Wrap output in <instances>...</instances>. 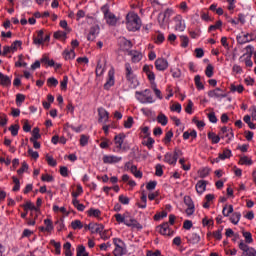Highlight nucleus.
<instances>
[{"label":"nucleus","instance_id":"f257e3e1","mask_svg":"<svg viewBox=\"0 0 256 256\" xmlns=\"http://www.w3.org/2000/svg\"><path fill=\"white\" fill-rule=\"evenodd\" d=\"M126 139L127 135H125V133L117 134L114 137V153H125V151H127V142H125Z\"/></svg>","mask_w":256,"mask_h":256},{"label":"nucleus","instance_id":"f03ea898","mask_svg":"<svg viewBox=\"0 0 256 256\" xmlns=\"http://www.w3.org/2000/svg\"><path fill=\"white\" fill-rule=\"evenodd\" d=\"M142 25L143 22L141 21V17H139L137 13L131 12L129 17V31H139Z\"/></svg>","mask_w":256,"mask_h":256},{"label":"nucleus","instance_id":"7ed1b4c3","mask_svg":"<svg viewBox=\"0 0 256 256\" xmlns=\"http://www.w3.org/2000/svg\"><path fill=\"white\" fill-rule=\"evenodd\" d=\"M113 243L115 245L114 256H123L127 253V244L119 238H114Z\"/></svg>","mask_w":256,"mask_h":256},{"label":"nucleus","instance_id":"20e7f679","mask_svg":"<svg viewBox=\"0 0 256 256\" xmlns=\"http://www.w3.org/2000/svg\"><path fill=\"white\" fill-rule=\"evenodd\" d=\"M136 99L140 103H153V96H151L150 90H144L143 92H136Z\"/></svg>","mask_w":256,"mask_h":256},{"label":"nucleus","instance_id":"39448f33","mask_svg":"<svg viewBox=\"0 0 256 256\" xmlns=\"http://www.w3.org/2000/svg\"><path fill=\"white\" fill-rule=\"evenodd\" d=\"M239 249L242 251L241 256H256V250L253 247H249L245 242L239 243Z\"/></svg>","mask_w":256,"mask_h":256},{"label":"nucleus","instance_id":"423d86ee","mask_svg":"<svg viewBox=\"0 0 256 256\" xmlns=\"http://www.w3.org/2000/svg\"><path fill=\"white\" fill-rule=\"evenodd\" d=\"M184 203L187 206L185 213L186 215H188V217H191V215L195 213V204L193 203V199H191V196H184Z\"/></svg>","mask_w":256,"mask_h":256},{"label":"nucleus","instance_id":"0eeeda50","mask_svg":"<svg viewBox=\"0 0 256 256\" xmlns=\"http://www.w3.org/2000/svg\"><path fill=\"white\" fill-rule=\"evenodd\" d=\"M115 85V68L111 67L108 71V78L104 84V89L109 90Z\"/></svg>","mask_w":256,"mask_h":256},{"label":"nucleus","instance_id":"6e6552de","mask_svg":"<svg viewBox=\"0 0 256 256\" xmlns=\"http://www.w3.org/2000/svg\"><path fill=\"white\" fill-rule=\"evenodd\" d=\"M208 97H211L212 99H225V97H227V93H225L221 88H216L208 92Z\"/></svg>","mask_w":256,"mask_h":256},{"label":"nucleus","instance_id":"1a4fd4ad","mask_svg":"<svg viewBox=\"0 0 256 256\" xmlns=\"http://www.w3.org/2000/svg\"><path fill=\"white\" fill-rule=\"evenodd\" d=\"M143 71L148 77V80L151 83V86L156 85L155 83V73L153 72V66L151 65H144Z\"/></svg>","mask_w":256,"mask_h":256},{"label":"nucleus","instance_id":"9d476101","mask_svg":"<svg viewBox=\"0 0 256 256\" xmlns=\"http://www.w3.org/2000/svg\"><path fill=\"white\" fill-rule=\"evenodd\" d=\"M236 39L240 45H245V43H251V41H254L255 35L247 33L243 35H238Z\"/></svg>","mask_w":256,"mask_h":256},{"label":"nucleus","instance_id":"9b49d317","mask_svg":"<svg viewBox=\"0 0 256 256\" xmlns=\"http://www.w3.org/2000/svg\"><path fill=\"white\" fill-rule=\"evenodd\" d=\"M98 123H109V113L105 110V108H98Z\"/></svg>","mask_w":256,"mask_h":256},{"label":"nucleus","instance_id":"f8f14e48","mask_svg":"<svg viewBox=\"0 0 256 256\" xmlns=\"http://www.w3.org/2000/svg\"><path fill=\"white\" fill-rule=\"evenodd\" d=\"M157 71H166L169 67V62L165 58H157L155 61Z\"/></svg>","mask_w":256,"mask_h":256},{"label":"nucleus","instance_id":"ddd939ff","mask_svg":"<svg viewBox=\"0 0 256 256\" xmlns=\"http://www.w3.org/2000/svg\"><path fill=\"white\" fill-rule=\"evenodd\" d=\"M104 18L107 25H110L111 27H115V25H117V16L112 12L106 11L104 13Z\"/></svg>","mask_w":256,"mask_h":256},{"label":"nucleus","instance_id":"4468645a","mask_svg":"<svg viewBox=\"0 0 256 256\" xmlns=\"http://www.w3.org/2000/svg\"><path fill=\"white\" fill-rule=\"evenodd\" d=\"M85 228L89 229L93 234L98 233L100 235L101 231L105 229V226L98 223H89Z\"/></svg>","mask_w":256,"mask_h":256},{"label":"nucleus","instance_id":"2eb2a0df","mask_svg":"<svg viewBox=\"0 0 256 256\" xmlns=\"http://www.w3.org/2000/svg\"><path fill=\"white\" fill-rule=\"evenodd\" d=\"M219 136L221 139H227V143H229L231 139H233V130L228 129L227 127H222Z\"/></svg>","mask_w":256,"mask_h":256},{"label":"nucleus","instance_id":"dca6fc26","mask_svg":"<svg viewBox=\"0 0 256 256\" xmlns=\"http://www.w3.org/2000/svg\"><path fill=\"white\" fill-rule=\"evenodd\" d=\"M174 22L176 31H185V22L183 21V16H181V14L174 17Z\"/></svg>","mask_w":256,"mask_h":256},{"label":"nucleus","instance_id":"f3484780","mask_svg":"<svg viewBox=\"0 0 256 256\" xmlns=\"http://www.w3.org/2000/svg\"><path fill=\"white\" fill-rule=\"evenodd\" d=\"M121 157L115 156V155H104L102 158L103 163L106 165H111L113 163H119L121 161Z\"/></svg>","mask_w":256,"mask_h":256},{"label":"nucleus","instance_id":"a211bd4d","mask_svg":"<svg viewBox=\"0 0 256 256\" xmlns=\"http://www.w3.org/2000/svg\"><path fill=\"white\" fill-rule=\"evenodd\" d=\"M62 56L65 59V61H73V59H75V57L77 56V54H75V49H65L62 52Z\"/></svg>","mask_w":256,"mask_h":256},{"label":"nucleus","instance_id":"6ab92c4d","mask_svg":"<svg viewBox=\"0 0 256 256\" xmlns=\"http://www.w3.org/2000/svg\"><path fill=\"white\" fill-rule=\"evenodd\" d=\"M118 225H126V227H129V221L127 220L126 214L117 213L114 215Z\"/></svg>","mask_w":256,"mask_h":256},{"label":"nucleus","instance_id":"aec40b11","mask_svg":"<svg viewBox=\"0 0 256 256\" xmlns=\"http://www.w3.org/2000/svg\"><path fill=\"white\" fill-rule=\"evenodd\" d=\"M232 153L230 149H224L223 153H220L218 155V158H216L212 163H219V161H225V159H230Z\"/></svg>","mask_w":256,"mask_h":256},{"label":"nucleus","instance_id":"412c9836","mask_svg":"<svg viewBox=\"0 0 256 256\" xmlns=\"http://www.w3.org/2000/svg\"><path fill=\"white\" fill-rule=\"evenodd\" d=\"M130 57H131L132 63H139V61H141V59H143V54H141V52H139L137 50H131Z\"/></svg>","mask_w":256,"mask_h":256},{"label":"nucleus","instance_id":"4be33fe9","mask_svg":"<svg viewBox=\"0 0 256 256\" xmlns=\"http://www.w3.org/2000/svg\"><path fill=\"white\" fill-rule=\"evenodd\" d=\"M99 35V26H93L91 29H90V32L87 36V39L89 41H95V39H97V36Z\"/></svg>","mask_w":256,"mask_h":256},{"label":"nucleus","instance_id":"5701e85b","mask_svg":"<svg viewBox=\"0 0 256 256\" xmlns=\"http://www.w3.org/2000/svg\"><path fill=\"white\" fill-rule=\"evenodd\" d=\"M188 243H192V245H197L201 241V236L199 234L192 232L187 237Z\"/></svg>","mask_w":256,"mask_h":256},{"label":"nucleus","instance_id":"b1692460","mask_svg":"<svg viewBox=\"0 0 256 256\" xmlns=\"http://www.w3.org/2000/svg\"><path fill=\"white\" fill-rule=\"evenodd\" d=\"M206 189H207V181L199 180L196 184L197 193H199V195H202V193H205Z\"/></svg>","mask_w":256,"mask_h":256},{"label":"nucleus","instance_id":"393cba45","mask_svg":"<svg viewBox=\"0 0 256 256\" xmlns=\"http://www.w3.org/2000/svg\"><path fill=\"white\" fill-rule=\"evenodd\" d=\"M158 231L161 235H171V229H169V223H164L158 226Z\"/></svg>","mask_w":256,"mask_h":256},{"label":"nucleus","instance_id":"a878e982","mask_svg":"<svg viewBox=\"0 0 256 256\" xmlns=\"http://www.w3.org/2000/svg\"><path fill=\"white\" fill-rule=\"evenodd\" d=\"M44 35L45 33L43 32V30H39L37 37L34 38V45H43V43H45Z\"/></svg>","mask_w":256,"mask_h":256},{"label":"nucleus","instance_id":"bb28decb","mask_svg":"<svg viewBox=\"0 0 256 256\" xmlns=\"http://www.w3.org/2000/svg\"><path fill=\"white\" fill-rule=\"evenodd\" d=\"M0 85H3V87H9V85H11V78L0 72Z\"/></svg>","mask_w":256,"mask_h":256},{"label":"nucleus","instance_id":"cd10ccee","mask_svg":"<svg viewBox=\"0 0 256 256\" xmlns=\"http://www.w3.org/2000/svg\"><path fill=\"white\" fill-rule=\"evenodd\" d=\"M164 161H165V163H168L169 165L177 164V158H174L173 154H171V153H166L164 155Z\"/></svg>","mask_w":256,"mask_h":256},{"label":"nucleus","instance_id":"c85d7f7f","mask_svg":"<svg viewBox=\"0 0 256 256\" xmlns=\"http://www.w3.org/2000/svg\"><path fill=\"white\" fill-rule=\"evenodd\" d=\"M24 211H35L36 213H39V208L35 206V204H33V202L28 201L26 202L24 205Z\"/></svg>","mask_w":256,"mask_h":256},{"label":"nucleus","instance_id":"c756f323","mask_svg":"<svg viewBox=\"0 0 256 256\" xmlns=\"http://www.w3.org/2000/svg\"><path fill=\"white\" fill-rule=\"evenodd\" d=\"M40 63H45L48 67H55V61L53 59H49V56L43 55L40 59Z\"/></svg>","mask_w":256,"mask_h":256},{"label":"nucleus","instance_id":"7c9ffc66","mask_svg":"<svg viewBox=\"0 0 256 256\" xmlns=\"http://www.w3.org/2000/svg\"><path fill=\"white\" fill-rule=\"evenodd\" d=\"M208 139L212 141V143L217 144L219 141H221V136L218 134H215V132H209L208 133Z\"/></svg>","mask_w":256,"mask_h":256},{"label":"nucleus","instance_id":"2f4dec72","mask_svg":"<svg viewBox=\"0 0 256 256\" xmlns=\"http://www.w3.org/2000/svg\"><path fill=\"white\" fill-rule=\"evenodd\" d=\"M23 45V42L21 40H16L14 41L11 46L10 49L12 50V53H16V51H18L19 49H21Z\"/></svg>","mask_w":256,"mask_h":256},{"label":"nucleus","instance_id":"473e14b6","mask_svg":"<svg viewBox=\"0 0 256 256\" xmlns=\"http://www.w3.org/2000/svg\"><path fill=\"white\" fill-rule=\"evenodd\" d=\"M130 87L131 89H136V87H139V80L137 79V76L131 74V72H130Z\"/></svg>","mask_w":256,"mask_h":256},{"label":"nucleus","instance_id":"72a5a7b5","mask_svg":"<svg viewBox=\"0 0 256 256\" xmlns=\"http://www.w3.org/2000/svg\"><path fill=\"white\" fill-rule=\"evenodd\" d=\"M88 217H101V210L95 209V208H90L87 211Z\"/></svg>","mask_w":256,"mask_h":256},{"label":"nucleus","instance_id":"f704fd0d","mask_svg":"<svg viewBox=\"0 0 256 256\" xmlns=\"http://www.w3.org/2000/svg\"><path fill=\"white\" fill-rule=\"evenodd\" d=\"M230 221L231 223H233V225H237L239 221H241V213L239 212L233 213L232 216L230 217Z\"/></svg>","mask_w":256,"mask_h":256},{"label":"nucleus","instance_id":"c9c22d12","mask_svg":"<svg viewBox=\"0 0 256 256\" xmlns=\"http://www.w3.org/2000/svg\"><path fill=\"white\" fill-rule=\"evenodd\" d=\"M44 225L46 228V233H51V231H53L54 227H53V221L51 219H45L44 220Z\"/></svg>","mask_w":256,"mask_h":256},{"label":"nucleus","instance_id":"e433bc0d","mask_svg":"<svg viewBox=\"0 0 256 256\" xmlns=\"http://www.w3.org/2000/svg\"><path fill=\"white\" fill-rule=\"evenodd\" d=\"M67 31H57L54 33V37L55 39H62V41H66L67 40Z\"/></svg>","mask_w":256,"mask_h":256},{"label":"nucleus","instance_id":"4c0bfd02","mask_svg":"<svg viewBox=\"0 0 256 256\" xmlns=\"http://www.w3.org/2000/svg\"><path fill=\"white\" fill-rule=\"evenodd\" d=\"M129 227H132V229H137V230L143 229V225H141V223H139L135 219H130Z\"/></svg>","mask_w":256,"mask_h":256},{"label":"nucleus","instance_id":"58836bf2","mask_svg":"<svg viewBox=\"0 0 256 256\" xmlns=\"http://www.w3.org/2000/svg\"><path fill=\"white\" fill-rule=\"evenodd\" d=\"M55 249V255H61V242H56L55 240L50 241Z\"/></svg>","mask_w":256,"mask_h":256},{"label":"nucleus","instance_id":"ea45409f","mask_svg":"<svg viewBox=\"0 0 256 256\" xmlns=\"http://www.w3.org/2000/svg\"><path fill=\"white\" fill-rule=\"evenodd\" d=\"M230 91L232 93H241L242 91H245V88L243 87V85H235V84H231L230 85Z\"/></svg>","mask_w":256,"mask_h":256},{"label":"nucleus","instance_id":"a19ab883","mask_svg":"<svg viewBox=\"0 0 256 256\" xmlns=\"http://www.w3.org/2000/svg\"><path fill=\"white\" fill-rule=\"evenodd\" d=\"M63 249H64V255L65 256H73V251H71V244H70V242H66L63 245Z\"/></svg>","mask_w":256,"mask_h":256},{"label":"nucleus","instance_id":"79ce46f5","mask_svg":"<svg viewBox=\"0 0 256 256\" xmlns=\"http://www.w3.org/2000/svg\"><path fill=\"white\" fill-rule=\"evenodd\" d=\"M222 213H223L224 217H229V215H231V213H233V205H225L223 207Z\"/></svg>","mask_w":256,"mask_h":256},{"label":"nucleus","instance_id":"37998d69","mask_svg":"<svg viewBox=\"0 0 256 256\" xmlns=\"http://www.w3.org/2000/svg\"><path fill=\"white\" fill-rule=\"evenodd\" d=\"M130 171L137 179H141V177H143V173L137 169V166H131Z\"/></svg>","mask_w":256,"mask_h":256},{"label":"nucleus","instance_id":"c03bdc74","mask_svg":"<svg viewBox=\"0 0 256 256\" xmlns=\"http://www.w3.org/2000/svg\"><path fill=\"white\" fill-rule=\"evenodd\" d=\"M194 83H195L197 89H199V90L205 89V86H204L203 83L201 82V76H200V75H196V76L194 77Z\"/></svg>","mask_w":256,"mask_h":256},{"label":"nucleus","instance_id":"a18cd8bd","mask_svg":"<svg viewBox=\"0 0 256 256\" xmlns=\"http://www.w3.org/2000/svg\"><path fill=\"white\" fill-rule=\"evenodd\" d=\"M223 227H221V229H218L216 231H214L212 233L214 239H216L217 241H221V239H223Z\"/></svg>","mask_w":256,"mask_h":256},{"label":"nucleus","instance_id":"49530a36","mask_svg":"<svg viewBox=\"0 0 256 256\" xmlns=\"http://www.w3.org/2000/svg\"><path fill=\"white\" fill-rule=\"evenodd\" d=\"M157 121H158V123H161L164 127H165V125H167V123H168L167 116H165V114H163V113H160V114L157 116Z\"/></svg>","mask_w":256,"mask_h":256},{"label":"nucleus","instance_id":"de8ad7c7","mask_svg":"<svg viewBox=\"0 0 256 256\" xmlns=\"http://www.w3.org/2000/svg\"><path fill=\"white\" fill-rule=\"evenodd\" d=\"M239 164L240 165H253V160H251V158H249L247 156H243L240 158Z\"/></svg>","mask_w":256,"mask_h":256},{"label":"nucleus","instance_id":"09e8293b","mask_svg":"<svg viewBox=\"0 0 256 256\" xmlns=\"http://www.w3.org/2000/svg\"><path fill=\"white\" fill-rule=\"evenodd\" d=\"M111 230H102L100 233V238L103 239V241H107V239H111Z\"/></svg>","mask_w":256,"mask_h":256},{"label":"nucleus","instance_id":"8fccbe9b","mask_svg":"<svg viewBox=\"0 0 256 256\" xmlns=\"http://www.w3.org/2000/svg\"><path fill=\"white\" fill-rule=\"evenodd\" d=\"M8 129L13 137H17V135H19V125H11Z\"/></svg>","mask_w":256,"mask_h":256},{"label":"nucleus","instance_id":"3c124183","mask_svg":"<svg viewBox=\"0 0 256 256\" xmlns=\"http://www.w3.org/2000/svg\"><path fill=\"white\" fill-rule=\"evenodd\" d=\"M37 139H41V134H39V128H34L32 131V137L30 141H37Z\"/></svg>","mask_w":256,"mask_h":256},{"label":"nucleus","instance_id":"603ef678","mask_svg":"<svg viewBox=\"0 0 256 256\" xmlns=\"http://www.w3.org/2000/svg\"><path fill=\"white\" fill-rule=\"evenodd\" d=\"M71 227L74 230L83 229V223L81 222V220H74L71 222Z\"/></svg>","mask_w":256,"mask_h":256},{"label":"nucleus","instance_id":"864d4df0","mask_svg":"<svg viewBox=\"0 0 256 256\" xmlns=\"http://www.w3.org/2000/svg\"><path fill=\"white\" fill-rule=\"evenodd\" d=\"M24 102H25V95L17 94L16 95V105H17V107H21Z\"/></svg>","mask_w":256,"mask_h":256},{"label":"nucleus","instance_id":"5fc2aeb1","mask_svg":"<svg viewBox=\"0 0 256 256\" xmlns=\"http://www.w3.org/2000/svg\"><path fill=\"white\" fill-rule=\"evenodd\" d=\"M46 161H47L48 165H50V167L57 166V161L55 160V158H53V156H51L49 154L46 155Z\"/></svg>","mask_w":256,"mask_h":256},{"label":"nucleus","instance_id":"6e6d98bb","mask_svg":"<svg viewBox=\"0 0 256 256\" xmlns=\"http://www.w3.org/2000/svg\"><path fill=\"white\" fill-rule=\"evenodd\" d=\"M80 195H83V186L78 184L77 185V190L75 192H72V197L77 198V197H80Z\"/></svg>","mask_w":256,"mask_h":256},{"label":"nucleus","instance_id":"4d7b16f0","mask_svg":"<svg viewBox=\"0 0 256 256\" xmlns=\"http://www.w3.org/2000/svg\"><path fill=\"white\" fill-rule=\"evenodd\" d=\"M154 143L155 140L151 137H148L146 140H144L143 145H145L148 149H153Z\"/></svg>","mask_w":256,"mask_h":256},{"label":"nucleus","instance_id":"13d9d810","mask_svg":"<svg viewBox=\"0 0 256 256\" xmlns=\"http://www.w3.org/2000/svg\"><path fill=\"white\" fill-rule=\"evenodd\" d=\"M211 170H209V168H202L198 171L199 177H201V179H205V177H207L209 175Z\"/></svg>","mask_w":256,"mask_h":256},{"label":"nucleus","instance_id":"bf43d9fd","mask_svg":"<svg viewBox=\"0 0 256 256\" xmlns=\"http://www.w3.org/2000/svg\"><path fill=\"white\" fill-rule=\"evenodd\" d=\"M41 181H44L45 183H53V181H55V178L49 174H43L41 177Z\"/></svg>","mask_w":256,"mask_h":256},{"label":"nucleus","instance_id":"052dcab7","mask_svg":"<svg viewBox=\"0 0 256 256\" xmlns=\"http://www.w3.org/2000/svg\"><path fill=\"white\" fill-rule=\"evenodd\" d=\"M48 87H57L59 81L55 77H50L47 80Z\"/></svg>","mask_w":256,"mask_h":256},{"label":"nucleus","instance_id":"680f3d73","mask_svg":"<svg viewBox=\"0 0 256 256\" xmlns=\"http://www.w3.org/2000/svg\"><path fill=\"white\" fill-rule=\"evenodd\" d=\"M68 83H69V77L64 76L63 80L60 82V87H61L62 91H67V84Z\"/></svg>","mask_w":256,"mask_h":256},{"label":"nucleus","instance_id":"e2e57ef3","mask_svg":"<svg viewBox=\"0 0 256 256\" xmlns=\"http://www.w3.org/2000/svg\"><path fill=\"white\" fill-rule=\"evenodd\" d=\"M77 256H89V253L85 250V246H79L77 248Z\"/></svg>","mask_w":256,"mask_h":256},{"label":"nucleus","instance_id":"0e129e2a","mask_svg":"<svg viewBox=\"0 0 256 256\" xmlns=\"http://www.w3.org/2000/svg\"><path fill=\"white\" fill-rule=\"evenodd\" d=\"M213 69H214L213 65H211V64L207 65L206 70H205L206 77H209V78L213 77Z\"/></svg>","mask_w":256,"mask_h":256},{"label":"nucleus","instance_id":"69168bd1","mask_svg":"<svg viewBox=\"0 0 256 256\" xmlns=\"http://www.w3.org/2000/svg\"><path fill=\"white\" fill-rule=\"evenodd\" d=\"M7 114L0 113V127H5L7 125Z\"/></svg>","mask_w":256,"mask_h":256},{"label":"nucleus","instance_id":"338daca9","mask_svg":"<svg viewBox=\"0 0 256 256\" xmlns=\"http://www.w3.org/2000/svg\"><path fill=\"white\" fill-rule=\"evenodd\" d=\"M119 203H121L122 205H129V197L125 196V195H120L118 197Z\"/></svg>","mask_w":256,"mask_h":256},{"label":"nucleus","instance_id":"774afa93","mask_svg":"<svg viewBox=\"0 0 256 256\" xmlns=\"http://www.w3.org/2000/svg\"><path fill=\"white\" fill-rule=\"evenodd\" d=\"M146 256H162L161 252L159 250H155L154 252L151 250H148L146 252Z\"/></svg>","mask_w":256,"mask_h":256}]
</instances>
